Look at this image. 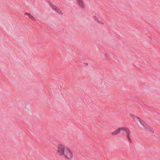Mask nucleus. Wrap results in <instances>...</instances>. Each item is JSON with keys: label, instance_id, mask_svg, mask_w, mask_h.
<instances>
[{"label": "nucleus", "instance_id": "1", "mask_svg": "<svg viewBox=\"0 0 160 160\" xmlns=\"http://www.w3.org/2000/svg\"><path fill=\"white\" fill-rule=\"evenodd\" d=\"M121 131H125L127 134L126 135L127 137L129 140V141H131L130 136V132L129 130L124 127H121L118 129H117L116 130H115L114 132H113L112 133V135H116L118 133Z\"/></svg>", "mask_w": 160, "mask_h": 160}, {"label": "nucleus", "instance_id": "2", "mask_svg": "<svg viewBox=\"0 0 160 160\" xmlns=\"http://www.w3.org/2000/svg\"><path fill=\"white\" fill-rule=\"evenodd\" d=\"M67 148L62 144H59L57 146L56 154L58 156L63 155Z\"/></svg>", "mask_w": 160, "mask_h": 160}, {"label": "nucleus", "instance_id": "3", "mask_svg": "<svg viewBox=\"0 0 160 160\" xmlns=\"http://www.w3.org/2000/svg\"><path fill=\"white\" fill-rule=\"evenodd\" d=\"M49 4L52 9L60 15H62L63 14V13L62 10L54 4L51 2H49Z\"/></svg>", "mask_w": 160, "mask_h": 160}, {"label": "nucleus", "instance_id": "4", "mask_svg": "<svg viewBox=\"0 0 160 160\" xmlns=\"http://www.w3.org/2000/svg\"><path fill=\"white\" fill-rule=\"evenodd\" d=\"M63 156L67 158L71 159L73 157V154L72 151L68 148H67Z\"/></svg>", "mask_w": 160, "mask_h": 160}, {"label": "nucleus", "instance_id": "5", "mask_svg": "<svg viewBox=\"0 0 160 160\" xmlns=\"http://www.w3.org/2000/svg\"><path fill=\"white\" fill-rule=\"evenodd\" d=\"M76 2L78 6L82 8H84L85 5L83 0H76Z\"/></svg>", "mask_w": 160, "mask_h": 160}, {"label": "nucleus", "instance_id": "6", "mask_svg": "<svg viewBox=\"0 0 160 160\" xmlns=\"http://www.w3.org/2000/svg\"><path fill=\"white\" fill-rule=\"evenodd\" d=\"M141 124L147 130L149 131H152L151 128L149 126L147 125L144 122H142V123Z\"/></svg>", "mask_w": 160, "mask_h": 160}, {"label": "nucleus", "instance_id": "7", "mask_svg": "<svg viewBox=\"0 0 160 160\" xmlns=\"http://www.w3.org/2000/svg\"><path fill=\"white\" fill-rule=\"evenodd\" d=\"M133 119L136 122H139L140 123V124H141L142 123V122H143L139 117H138L137 116H135Z\"/></svg>", "mask_w": 160, "mask_h": 160}, {"label": "nucleus", "instance_id": "8", "mask_svg": "<svg viewBox=\"0 0 160 160\" xmlns=\"http://www.w3.org/2000/svg\"><path fill=\"white\" fill-rule=\"evenodd\" d=\"M93 18L94 19V20L96 21L98 23H99L101 24H102V25H103L104 24V23L102 22L101 21H100L98 18L96 17H95V16H94L93 17Z\"/></svg>", "mask_w": 160, "mask_h": 160}, {"label": "nucleus", "instance_id": "9", "mask_svg": "<svg viewBox=\"0 0 160 160\" xmlns=\"http://www.w3.org/2000/svg\"><path fill=\"white\" fill-rule=\"evenodd\" d=\"M25 15L28 16L30 18L32 19V20H34L35 19L33 16L29 13L26 12L25 13Z\"/></svg>", "mask_w": 160, "mask_h": 160}, {"label": "nucleus", "instance_id": "10", "mask_svg": "<svg viewBox=\"0 0 160 160\" xmlns=\"http://www.w3.org/2000/svg\"><path fill=\"white\" fill-rule=\"evenodd\" d=\"M129 116L130 117L132 118L133 119L136 116L130 113L129 114Z\"/></svg>", "mask_w": 160, "mask_h": 160}, {"label": "nucleus", "instance_id": "11", "mask_svg": "<svg viewBox=\"0 0 160 160\" xmlns=\"http://www.w3.org/2000/svg\"><path fill=\"white\" fill-rule=\"evenodd\" d=\"M104 56L106 57H108V54L107 53H105L104 54Z\"/></svg>", "mask_w": 160, "mask_h": 160}]
</instances>
